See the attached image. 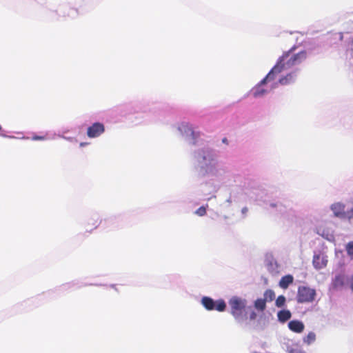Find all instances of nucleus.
<instances>
[{"mask_svg": "<svg viewBox=\"0 0 353 353\" xmlns=\"http://www.w3.org/2000/svg\"><path fill=\"white\" fill-rule=\"evenodd\" d=\"M307 59L306 51H301L299 53L294 54L292 50L285 52L279 59L276 65L272 68L266 77L261 81L265 83L267 80H273L275 75L282 72L284 70H289L299 65Z\"/></svg>", "mask_w": 353, "mask_h": 353, "instance_id": "1", "label": "nucleus"}, {"mask_svg": "<svg viewBox=\"0 0 353 353\" xmlns=\"http://www.w3.org/2000/svg\"><path fill=\"white\" fill-rule=\"evenodd\" d=\"M289 353H306L304 351H301L299 350H291Z\"/></svg>", "mask_w": 353, "mask_h": 353, "instance_id": "22", "label": "nucleus"}, {"mask_svg": "<svg viewBox=\"0 0 353 353\" xmlns=\"http://www.w3.org/2000/svg\"><path fill=\"white\" fill-rule=\"evenodd\" d=\"M105 130L104 125L99 122L93 123L87 130V135L90 138H95L100 136Z\"/></svg>", "mask_w": 353, "mask_h": 353, "instance_id": "6", "label": "nucleus"}, {"mask_svg": "<svg viewBox=\"0 0 353 353\" xmlns=\"http://www.w3.org/2000/svg\"><path fill=\"white\" fill-rule=\"evenodd\" d=\"M294 278L292 275L288 274L283 276L279 281V286L283 289H286L293 283Z\"/></svg>", "mask_w": 353, "mask_h": 353, "instance_id": "10", "label": "nucleus"}, {"mask_svg": "<svg viewBox=\"0 0 353 353\" xmlns=\"http://www.w3.org/2000/svg\"><path fill=\"white\" fill-rule=\"evenodd\" d=\"M228 304L230 308V313L236 321L242 322L246 319V299L234 296L229 300Z\"/></svg>", "mask_w": 353, "mask_h": 353, "instance_id": "2", "label": "nucleus"}, {"mask_svg": "<svg viewBox=\"0 0 353 353\" xmlns=\"http://www.w3.org/2000/svg\"><path fill=\"white\" fill-rule=\"evenodd\" d=\"M190 131H191V134H193L194 132L192 130H190Z\"/></svg>", "mask_w": 353, "mask_h": 353, "instance_id": "27", "label": "nucleus"}, {"mask_svg": "<svg viewBox=\"0 0 353 353\" xmlns=\"http://www.w3.org/2000/svg\"><path fill=\"white\" fill-rule=\"evenodd\" d=\"M248 211V208H247V207H244V208H242V210H241V212H242V214H244V215H245V214H247Z\"/></svg>", "mask_w": 353, "mask_h": 353, "instance_id": "23", "label": "nucleus"}, {"mask_svg": "<svg viewBox=\"0 0 353 353\" xmlns=\"http://www.w3.org/2000/svg\"><path fill=\"white\" fill-rule=\"evenodd\" d=\"M316 339V334L314 332H310L306 336L303 338V341L306 345H309L313 343Z\"/></svg>", "mask_w": 353, "mask_h": 353, "instance_id": "14", "label": "nucleus"}, {"mask_svg": "<svg viewBox=\"0 0 353 353\" xmlns=\"http://www.w3.org/2000/svg\"><path fill=\"white\" fill-rule=\"evenodd\" d=\"M201 303L208 310H216L219 312H223L226 307V304L223 299H219L214 302L212 298L208 296L203 297Z\"/></svg>", "mask_w": 353, "mask_h": 353, "instance_id": "4", "label": "nucleus"}, {"mask_svg": "<svg viewBox=\"0 0 353 353\" xmlns=\"http://www.w3.org/2000/svg\"><path fill=\"white\" fill-rule=\"evenodd\" d=\"M264 298L263 299L265 301H272L275 299V293L272 290L268 289L265 291L263 294Z\"/></svg>", "mask_w": 353, "mask_h": 353, "instance_id": "15", "label": "nucleus"}, {"mask_svg": "<svg viewBox=\"0 0 353 353\" xmlns=\"http://www.w3.org/2000/svg\"><path fill=\"white\" fill-rule=\"evenodd\" d=\"M285 297L283 295H280L276 299L275 305L278 307H282L285 305Z\"/></svg>", "mask_w": 353, "mask_h": 353, "instance_id": "17", "label": "nucleus"}, {"mask_svg": "<svg viewBox=\"0 0 353 353\" xmlns=\"http://www.w3.org/2000/svg\"><path fill=\"white\" fill-rule=\"evenodd\" d=\"M87 145V143H84V142H81V143H80V146H81V147H83V146H84V145Z\"/></svg>", "mask_w": 353, "mask_h": 353, "instance_id": "25", "label": "nucleus"}, {"mask_svg": "<svg viewBox=\"0 0 353 353\" xmlns=\"http://www.w3.org/2000/svg\"><path fill=\"white\" fill-rule=\"evenodd\" d=\"M46 138L45 136H33L32 139L34 141H43Z\"/></svg>", "mask_w": 353, "mask_h": 353, "instance_id": "20", "label": "nucleus"}, {"mask_svg": "<svg viewBox=\"0 0 353 353\" xmlns=\"http://www.w3.org/2000/svg\"><path fill=\"white\" fill-rule=\"evenodd\" d=\"M256 316H257V315H256V313L254 311H252V312H251V313L250 314V316H249V318H250V320H254V319H256Z\"/></svg>", "mask_w": 353, "mask_h": 353, "instance_id": "21", "label": "nucleus"}, {"mask_svg": "<svg viewBox=\"0 0 353 353\" xmlns=\"http://www.w3.org/2000/svg\"><path fill=\"white\" fill-rule=\"evenodd\" d=\"M195 213L200 216H204L206 214V208L201 206L196 210Z\"/></svg>", "mask_w": 353, "mask_h": 353, "instance_id": "19", "label": "nucleus"}, {"mask_svg": "<svg viewBox=\"0 0 353 353\" xmlns=\"http://www.w3.org/2000/svg\"><path fill=\"white\" fill-rule=\"evenodd\" d=\"M268 80H267L265 83H262L261 82L260 83V84H259L256 88H255V90H254V96L255 97H261L262 95H263L264 94H265L267 92V91L265 90H264L263 88H261V85L265 84Z\"/></svg>", "mask_w": 353, "mask_h": 353, "instance_id": "16", "label": "nucleus"}, {"mask_svg": "<svg viewBox=\"0 0 353 353\" xmlns=\"http://www.w3.org/2000/svg\"><path fill=\"white\" fill-rule=\"evenodd\" d=\"M316 296V291L305 286H301L298 289L297 301L299 303L312 302Z\"/></svg>", "mask_w": 353, "mask_h": 353, "instance_id": "3", "label": "nucleus"}, {"mask_svg": "<svg viewBox=\"0 0 353 353\" xmlns=\"http://www.w3.org/2000/svg\"><path fill=\"white\" fill-rule=\"evenodd\" d=\"M350 288L353 291V275H352V276L350 279Z\"/></svg>", "mask_w": 353, "mask_h": 353, "instance_id": "24", "label": "nucleus"}, {"mask_svg": "<svg viewBox=\"0 0 353 353\" xmlns=\"http://www.w3.org/2000/svg\"><path fill=\"white\" fill-rule=\"evenodd\" d=\"M345 205L340 202L335 203L331 205V210L335 216L350 220L353 218V208L347 211H345Z\"/></svg>", "mask_w": 353, "mask_h": 353, "instance_id": "5", "label": "nucleus"}, {"mask_svg": "<svg viewBox=\"0 0 353 353\" xmlns=\"http://www.w3.org/2000/svg\"><path fill=\"white\" fill-rule=\"evenodd\" d=\"M326 256L321 254H316L313 257L312 263L316 269H322L327 265Z\"/></svg>", "mask_w": 353, "mask_h": 353, "instance_id": "7", "label": "nucleus"}, {"mask_svg": "<svg viewBox=\"0 0 353 353\" xmlns=\"http://www.w3.org/2000/svg\"><path fill=\"white\" fill-rule=\"evenodd\" d=\"M296 74L295 72H290L285 76L281 77L279 80V83L282 85H289L295 81Z\"/></svg>", "mask_w": 353, "mask_h": 353, "instance_id": "9", "label": "nucleus"}, {"mask_svg": "<svg viewBox=\"0 0 353 353\" xmlns=\"http://www.w3.org/2000/svg\"><path fill=\"white\" fill-rule=\"evenodd\" d=\"M1 130H2V128H1V126L0 125V131H1Z\"/></svg>", "mask_w": 353, "mask_h": 353, "instance_id": "28", "label": "nucleus"}, {"mask_svg": "<svg viewBox=\"0 0 353 353\" xmlns=\"http://www.w3.org/2000/svg\"><path fill=\"white\" fill-rule=\"evenodd\" d=\"M254 306L258 311L263 312L266 309V301L263 299H257L254 303Z\"/></svg>", "mask_w": 353, "mask_h": 353, "instance_id": "13", "label": "nucleus"}, {"mask_svg": "<svg viewBox=\"0 0 353 353\" xmlns=\"http://www.w3.org/2000/svg\"><path fill=\"white\" fill-rule=\"evenodd\" d=\"M347 255L353 259V241H350L345 246Z\"/></svg>", "mask_w": 353, "mask_h": 353, "instance_id": "18", "label": "nucleus"}, {"mask_svg": "<svg viewBox=\"0 0 353 353\" xmlns=\"http://www.w3.org/2000/svg\"><path fill=\"white\" fill-rule=\"evenodd\" d=\"M222 141H223V143H228V140H227V139H226V138H223V140H222Z\"/></svg>", "mask_w": 353, "mask_h": 353, "instance_id": "26", "label": "nucleus"}, {"mask_svg": "<svg viewBox=\"0 0 353 353\" xmlns=\"http://www.w3.org/2000/svg\"><path fill=\"white\" fill-rule=\"evenodd\" d=\"M292 316V314L288 310H283L277 313V317L280 322L285 323L288 321Z\"/></svg>", "mask_w": 353, "mask_h": 353, "instance_id": "11", "label": "nucleus"}, {"mask_svg": "<svg viewBox=\"0 0 353 353\" xmlns=\"http://www.w3.org/2000/svg\"><path fill=\"white\" fill-rule=\"evenodd\" d=\"M289 329L295 333H301L305 328L303 322L299 320H292L288 323Z\"/></svg>", "mask_w": 353, "mask_h": 353, "instance_id": "8", "label": "nucleus"}, {"mask_svg": "<svg viewBox=\"0 0 353 353\" xmlns=\"http://www.w3.org/2000/svg\"><path fill=\"white\" fill-rule=\"evenodd\" d=\"M345 281V277L343 274L336 275L333 280V287L334 288H339L344 285Z\"/></svg>", "mask_w": 353, "mask_h": 353, "instance_id": "12", "label": "nucleus"}]
</instances>
